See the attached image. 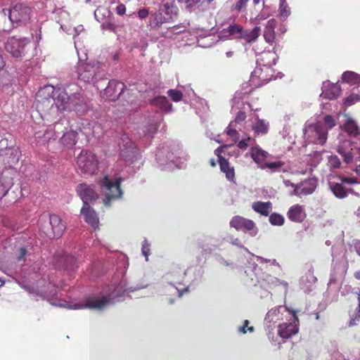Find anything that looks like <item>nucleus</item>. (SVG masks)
<instances>
[{
  "label": "nucleus",
  "mask_w": 360,
  "mask_h": 360,
  "mask_svg": "<svg viewBox=\"0 0 360 360\" xmlns=\"http://www.w3.org/2000/svg\"><path fill=\"white\" fill-rule=\"evenodd\" d=\"M354 247L356 252L360 256V240H356Z\"/></svg>",
  "instance_id": "nucleus-60"
},
{
  "label": "nucleus",
  "mask_w": 360,
  "mask_h": 360,
  "mask_svg": "<svg viewBox=\"0 0 360 360\" xmlns=\"http://www.w3.org/2000/svg\"><path fill=\"white\" fill-rule=\"evenodd\" d=\"M141 251L143 255L146 257V260H148V257L150 254V245L148 243L147 240H144L143 241Z\"/></svg>",
  "instance_id": "nucleus-50"
},
{
  "label": "nucleus",
  "mask_w": 360,
  "mask_h": 360,
  "mask_svg": "<svg viewBox=\"0 0 360 360\" xmlns=\"http://www.w3.org/2000/svg\"><path fill=\"white\" fill-rule=\"evenodd\" d=\"M116 13L119 15H123L126 12V6L123 4H119L116 8Z\"/></svg>",
  "instance_id": "nucleus-55"
},
{
  "label": "nucleus",
  "mask_w": 360,
  "mask_h": 360,
  "mask_svg": "<svg viewBox=\"0 0 360 360\" xmlns=\"http://www.w3.org/2000/svg\"><path fill=\"white\" fill-rule=\"evenodd\" d=\"M246 119L245 112L243 111H239L236 116L235 122H240Z\"/></svg>",
  "instance_id": "nucleus-56"
},
{
  "label": "nucleus",
  "mask_w": 360,
  "mask_h": 360,
  "mask_svg": "<svg viewBox=\"0 0 360 360\" xmlns=\"http://www.w3.org/2000/svg\"><path fill=\"white\" fill-rule=\"evenodd\" d=\"M92 82L94 84V86H96L98 90H99V91L103 90L104 91V89L108 85V82L107 81V79L101 78L99 79H97V78H96Z\"/></svg>",
  "instance_id": "nucleus-44"
},
{
  "label": "nucleus",
  "mask_w": 360,
  "mask_h": 360,
  "mask_svg": "<svg viewBox=\"0 0 360 360\" xmlns=\"http://www.w3.org/2000/svg\"><path fill=\"white\" fill-rule=\"evenodd\" d=\"M288 311L293 315L294 321L291 323H282L278 326V335L282 338L288 339L295 335L299 331L298 328V318L296 315V311L294 310L288 309Z\"/></svg>",
  "instance_id": "nucleus-10"
},
{
  "label": "nucleus",
  "mask_w": 360,
  "mask_h": 360,
  "mask_svg": "<svg viewBox=\"0 0 360 360\" xmlns=\"http://www.w3.org/2000/svg\"><path fill=\"white\" fill-rule=\"evenodd\" d=\"M250 0H239L236 2V4L233 6L232 7V10L234 11H237L238 12H240L242 11L243 10H244L246 6H247V4L248 3Z\"/></svg>",
  "instance_id": "nucleus-45"
},
{
  "label": "nucleus",
  "mask_w": 360,
  "mask_h": 360,
  "mask_svg": "<svg viewBox=\"0 0 360 360\" xmlns=\"http://www.w3.org/2000/svg\"><path fill=\"white\" fill-rule=\"evenodd\" d=\"M328 164L332 169H338L341 166V162L337 155H330L328 157Z\"/></svg>",
  "instance_id": "nucleus-42"
},
{
  "label": "nucleus",
  "mask_w": 360,
  "mask_h": 360,
  "mask_svg": "<svg viewBox=\"0 0 360 360\" xmlns=\"http://www.w3.org/2000/svg\"><path fill=\"white\" fill-rule=\"evenodd\" d=\"M232 124H233V122H231L229 124V127L226 129V132L227 135L233 137L235 141H236L239 138L238 137L239 134L236 129L231 127Z\"/></svg>",
  "instance_id": "nucleus-47"
},
{
  "label": "nucleus",
  "mask_w": 360,
  "mask_h": 360,
  "mask_svg": "<svg viewBox=\"0 0 360 360\" xmlns=\"http://www.w3.org/2000/svg\"><path fill=\"white\" fill-rule=\"evenodd\" d=\"M360 319V301L354 313L350 315L349 326H355Z\"/></svg>",
  "instance_id": "nucleus-39"
},
{
  "label": "nucleus",
  "mask_w": 360,
  "mask_h": 360,
  "mask_svg": "<svg viewBox=\"0 0 360 360\" xmlns=\"http://www.w3.org/2000/svg\"><path fill=\"white\" fill-rule=\"evenodd\" d=\"M358 79V75L353 72H345L342 75V80L346 82L355 83Z\"/></svg>",
  "instance_id": "nucleus-41"
},
{
  "label": "nucleus",
  "mask_w": 360,
  "mask_h": 360,
  "mask_svg": "<svg viewBox=\"0 0 360 360\" xmlns=\"http://www.w3.org/2000/svg\"><path fill=\"white\" fill-rule=\"evenodd\" d=\"M221 147H219L217 148L215 150H214V154L218 157L219 158V160H220V158H224L222 155H221Z\"/></svg>",
  "instance_id": "nucleus-61"
},
{
  "label": "nucleus",
  "mask_w": 360,
  "mask_h": 360,
  "mask_svg": "<svg viewBox=\"0 0 360 360\" xmlns=\"http://www.w3.org/2000/svg\"><path fill=\"white\" fill-rule=\"evenodd\" d=\"M124 84L116 80H110L104 89L102 97L106 100L114 101L117 100L123 92Z\"/></svg>",
  "instance_id": "nucleus-11"
},
{
  "label": "nucleus",
  "mask_w": 360,
  "mask_h": 360,
  "mask_svg": "<svg viewBox=\"0 0 360 360\" xmlns=\"http://www.w3.org/2000/svg\"><path fill=\"white\" fill-rule=\"evenodd\" d=\"M35 137L39 142L44 145H49L52 141H56L57 136L53 129H48L44 132L37 131L35 134Z\"/></svg>",
  "instance_id": "nucleus-27"
},
{
  "label": "nucleus",
  "mask_w": 360,
  "mask_h": 360,
  "mask_svg": "<svg viewBox=\"0 0 360 360\" xmlns=\"http://www.w3.org/2000/svg\"><path fill=\"white\" fill-rule=\"evenodd\" d=\"M70 111L74 110L77 114L83 115L88 110V105L84 97L79 94H74L70 96Z\"/></svg>",
  "instance_id": "nucleus-17"
},
{
  "label": "nucleus",
  "mask_w": 360,
  "mask_h": 360,
  "mask_svg": "<svg viewBox=\"0 0 360 360\" xmlns=\"http://www.w3.org/2000/svg\"><path fill=\"white\" fill-rule=\"evenodd\" d=\"M120 156L124 159H127L134 152V143L128 137L122 138V142L120 143Z\"/></svg>",
  "instance_id": "nucleus-28"
},
{
  "label": "nucleus",
  "mask_w": 360,
  "mask_h": 360,
  "mask_svg": "<svg viewBox=\"0 0 360 360\" xmlns=\"http://www.w3.org/2000/svg\"><path fill=\"white\" fill-rule=\"evenodd\" d=\"M354 276L356 279L360 280V270L355 271Z\"/></svg>",
  "instance_id": "nucleus-64"
},
{
  "label": "nucleus",
  "mask_w": 360,
  "mask_h": 360,
  "mask_svg": "<svg viewBox=\"0 0 360 360\" xmlns=\"http://www.w3.org/2000/svg\"><path fill=\"white\" fill-rule=\"evenodd\" d=\"M5 66V62L4 60L3 57L0 55V70L4 68Z\"/></svg>",
  "instance_id": "nucleus-63"
},
{
  "label": "nucleus",
  "mask_w": 360,
  "mask_h": 360,
  "mask_svg": "<svg viewBox=\"0 0 360 360\" xmlns=\"http://www.w3.org/2000/svg\"><path fill=\"white\" fill-rule=\"evenodd\" d=\"M121 178L116 179L115 181L105 176L101 181V188L105 192V198L103 203L106 206H110L112 200L122 198L123 192L121 189Z\"/></svg>",
  "instance_id": "nucleus-2"
},
{
  "label": "nucleus",
  "mask_w": 360,
  "mask_h": 360,
  "mask_svg": "<svg viewBox=\"0 0 360 360\" xmlns=\"http://www.w3.org/2000/svg\"><path fill=\"white\" fill-rule=\"evenodd\" d=\"M324 123L327 125V128L323 124L317 122L314 124H310L308 129L306 131H310L314 133L317 137L316 143L323 145L326 142L328 138V132L329 129H332L335 125V122L331 115H326L323 118Z\"/></svg>",
  "instance_id": "nucleus-4"
},
{
  "label": "nucleus",
  "mask_w": 360,
  "mask_h": 360,
  "mask_svg": "<svg viewBox=\"0 0 360 360\" xmlns=\"http://www.w3.org/2000/svg\"><path fill=\"white\" fill-rule=\"evenodd\" d=\"M42 229L49 238H60L65 231L66 225L58 215L50 214L49 224Z\"/></svg>",
  "instance_id": "nucleus-5"
},
{
  "label": "nucleus",
  "mask_w": 360,
  "mask_h": 360,
  "mask_svg": "<svg viewBox=\"0 0 360 360\" xmlns=\"http://www.w3.org/2000/svg\"><path fill=\"white\" fill-rule=\"evenodd\" d=\"M249 323V321L245 320L243 323V326L239 328V331L243 334L246 333L248 330L250 333L253 332L255 328L253 326H248Z\"/></svg>",
  "instance_id": "nucleus-49"
},
{
  "label": "nucleus",
  "mask_w": 360,
  "mask_h": 360,
  "mask_svg": "<svg viewBox=\"0 0 360 360\" xmlns=\"http://www.w3.org/2000/svg\"><path fill=\"white\" fill-rule=\"evenodd\" d=\"M101 29L103 30H108L114 33L117 31V25L111 21H106L101 24Z\"/></svg>",
  "instance_id": "nucleus-43"
},
{
  "label": "nucleus",
  "mask_w": 360,
  "mask_h": 360,
  "mask_svg": "<svg viewBox=\"0 0 360 360\" xmlns=\"http://www.w3.org/2000/svg\"><path fill=\"white\" fill-rule=\"evenodd\" d=\"M65 259L68 267L72 268L76 263V259L73 256H68Z\"/></svg>",
  "instance_id": "nucleus-57"
},
{
  "label": "nucleus",
  "mask_w": 360,
  "mask_h": 360,
  "mask_svg": "<svg viewBox=\"0 0 360 360\" xmlns=\"http://www.w3.org/2000/svg\"><path fill=\"white\" fill-rule=\"evenodd\" d=\"M250 155L253 161L261 168L266 162L269 154L257 145L250 148Z\"/></svg>",
  "instance_id": "nucleus-19"
},
{
  "label": "nucleus",
  "mask_w": 360,
  "mask_h": 360,
  "mask_svg": "<svg viewBox=\"0 0 360 360\" xmlns=\"http://www.w3.org/2000/svg\"><path fill=\"white\" fill-rule=\"evenodd\" d=\"M337 151L338 153L341 155L342 156L343 155L344 153H346V151L345 150V149L343 148V147H338V149H337Z\"/></svg>",
  "instance_id": "nucleus-62"
},
{
  "label": "nucleus",
  "mask_w": 360,
  "mask_h": 360,
  "mask_svg": "<svg viewBox=\"0 0 360 360\" xmlns=\"http://www.w3.org/2000/svg\"><path fill=\"white\" fill-rule=\"evenodd\" d=\"M181 27V25H174L173 27H169L167 28L166 32L164 34L163 36H165V37L172 38L174 34L182 33L185 30V29L180 30Z\"/></svg>",
  "instance_id": "nucleus-38"
},
{
  "label": "nucleus",
  "mask_w": 360,
  "mask_h": 360,
  "mask_svg": "<svg viewBox=\"0 0 360 360\" xmlns=\"http://www.w3.org/2000/svg\"><path fill=\"white\" fill-rule=\"evenodd\" d=\"M287 217L291 221L302 223L307 217L304 207L299 204L291 206L287 212Z\"/></svg>",
  "instance_id": "nucleus-18"
},
{
  "label": "nucleus",
  "mask_w": 360,
  "mask_h": 360,
  "mask_svg": "<svg viewBox=\"0 0 360 360\" xmlns=\"http://www.w3.org/2000/svg\"><path fill=\"white\" fill-rule=\"evenodd\" d=\"M29 43L30 40L27 38L17 39L12 37L7 39L5 49L13 57L20 58L27 52Z\"/></svg>",
  "instance_id": "nucleus-6"
},
{
  "label": "nucleus",
  "mask_w": 360,
  "mask_h": 360,
  "mask_svg": "<svg viewBox=\"0 0 360 360\" xmlns=\"http://www.w3.org/2000/svg\"><path fill=\"white\" fill-rule=\"evenodd\" d=\"M31 8L22 4H18L8 12V18L12 23H24L30 19Z\"/></svg>",
  "instance_id": "nucleus-7"
},
{
  "label": "nucleus",
  "mask_w": 360,
  "mask_h": 360,
  "mask_svg": "<svg viewBox=\"0 0 360 360\" xmlns=\"http://www.w3.org/2000/svg\"><path fill=\"white\" fill-rule=\"evenodd\" d=\"M220 170L225 174L226 178L230 181H235V169L231 165L228 160L225 158H220L218 160Z\"/></svg>",
  "instance_id": "nucleus-24"
},
{
  "label": "nucleus",
  "mask_w": 360,
  "mask_h": 360,
  "mask_svg": "<svg viewBox=\"0 0 360 360\" xmlns=\"http://www.w3.org/2000/svg\"><path fill=\"white\" fill-rule=\"evenodd\" d=\"M8 151L9 152L11 155H12L13 157L11 158V161H9V160L7 161V163L11 165V164H13V163L18 162V158L16 155L17 150L15 149H14V148H9L8 149Z\"/></svg>",
  "instance_id": "nucleus-53"
},
{
  "label": "nucleus",
  "mask_w": 360,
  "mask_h": 360,
  "mask_svg": "<svg viewBox=\"0 0 360 360\" xmlns=\"http://www.w3.org/2000/svg\"><path fill=\"white\" fill-rule=\"evenodd\" d=\"M77 165L83 174L92 175L98 168L96 155L88 150H82L77 157Z\"/></svg>",
  "instance_id": "nucleus-3"
},
{
  "label": "nucleus",
  "mask_w": 360,
  "mask_h": 360,
  "mask_svg": "<svg viewBox=\"0 0 360 360\" xmlns=\"http://www.w3.org/2000/svg\"><path fill=\"white\" fill-rule=\"evenodd\" d=\"M167 94L174 102H179L183 98V94L179 90L169 89L167 91Z\"/></svg>",
  "instance_id": "nucleus-40"
},
{
  "label": "nucleus",
  "mask_w": 360,
  "mask_h": 360,
  "mask_svg": "<svg viewBox=\"0 0 360 360\" xmlns=\"http://www.w3.org/2000/svg\"><path fill=\"white\" fill-rule=\"evenodd\" d=\"M152 103L161 110L169 112L172 108V105L169 102L168 99L165 96H158L155 97Z\"/></svg>",
  "instance_id": "nucleus-32"
},
{
  "label": "nucleus",
  "mask_w": 360,
  "mask_h": 360,
  "mask_svg": "<svg viewBox=\"0 0 360 360\" xmlns=\"http://www.w3.org/2000/svg\"><path fill=\"white\" fill-rule=\"evenodd\" d=\"M330 186L335 197L342 199L347 196V191L342 184L330 183Z\"/></svg>",
  "instance_id": "nucleus-33"
},
{
  "label": "nucleus",
  "mask_w": 360,
  "mask_h": 360,
  "mask_svg": "<svg viewBox=\"0 0 360 360\" xmlns=\"http://www.w3.org/2000/svg\"><path fill=\"white\" fill-rule=\"evenodd\" d=\"M276 56L270 51L262 52L257 58V63L266 69L276 64Z\"/></svg>",
  "instance_id": "nucleus-23"
},
{
  "label": "nucleus",
  "mask_w": 360,
  "mask_h": 360,
  "mask_svg": "<svg viewBox=\"0 0 360 360\" xmlns=\"http://www.w3.org/2000/svg\"><path fill=\"white\" fill-rule=\"evenodd\" d=\"M96 68L90 64H83L79 67L78 79L86 83L94 82L96 79Z\"/></svg>",
  "instance_id": "nucleus-15"
},
{
  "label": "nucleus",
  "mask_w": 360,
  "mask_h": 360,
  "mask_svg": "<svg viewBox=\"0 0 360 360\" xmlns=\"http://www.w3.org/2000/svg\"><path fill=\"white\" fill-rule=\"evenodd\" d=\"M81 214L84 215L85 221L94 230L98 228L99 219L96 212L90 206L82 207Z\"/></svg>",
  "instance_id": "nucleus-20"
},
{
  "label": "nucleus",
  "mask_w": 360,
  "mask_h": 360,
  "mask_svg": "<svg viewBox=\"0 0 360 360\" xmlns=\"http://www.w3.org/2000/svg\"><path fill=\"white\" fill-rule=\"evenodd\" d=\"M49 89L58 115L64 111H70V96H68L63 89H55L52 86L49 87Z\"/></svg>",
  "instance_id": "nucleus-9"
},
{
  "label": "nucleus",
  "mask_w": 360,
  "mask_h": 360,
  "mask_svg": "<svg viewBox=\"0 0 360 360\" xmlns=\"http://www.w3.org/2000/svg\"><path fill=\"white\" fill-rule=\"evenodd\" d=\"M77 192L83 202L82 207L90 206L98 198V194L94 189L85 184H80L77 188Z\"/></svg>",
  "instance_id": "nucleus-12"
},
{
  "label": "nucleus",
  "mask_w": 360,
  "mask_h": 360,
  "mask_svg": "<svg viewBox=\"0 0 360 360\" xmlns=\"http://www.w3.org/2000/svg\"><path fill=\"white\" fill-rule=\"evenodd\" d=\"M172 19L171 16L166 17L163 15L162 9L150 13L149 17L148 27L150 30H158L162 24L169 22Z\"/></svg>",
  "instance_id": "nucleus-16"
},
{
  "label": "nucleus",
  "mask_w": 360,
  "mask_h": 360,
  "mask_svg": "<svg viewBox=\"0 0 360 360\" xmlns=\"http://www.w3.org/2000/svg\"><path fill=\"white\" fill-rule=\"evenodd\" d=\"M284 165V162L282 161H275L271 162H266L261 169H264L268 168L272 172H278L280 169Z\"/></svg>",
  "instance_id": "nucleus-37"
},
{
  "label": "nucleus",
  "mask_w": 360,
  "mask_h": 360,
  "mask_svg": "<svg viewBox=\"0 0 360 360\" xmlns=\"http://www.w3.org/2000/svg\"><path fill=\"white\" fill-rule=\"evenodd\" d=\"M230 226L237 231H241L245 233L250 232L252 236H256L258 232L256 224L252 220L246 219L240 215L232 217L230 221Z\"/></svg>",
  "instance_id": "nucleus-8"
},
{
  "label": "nucleus",
  "mask_w": 360,
  "mask_h": 360,
  "mask_svg": "<svg viewBox=\"0 0 360 360\" xmlns=\"http://www.w3.org/2000/svg\"><path fill=\"white\" fill-rule=\"evenodd\" d=\"M338 178L342 183L348 184H355L358 183V181L355 177H346L344 176H339Z\"/></svg>",
  "instance_id": "nucleus-51"
},
{
  "label": "nucleus",
  "mask_w": 360,
  "mask_h": 360,
  "mask_svg": "<svg viewBox=\"0 0 360 360\" xmlns=\"http://www.w3.org/2000/svg\"><path fill=\"white\" fill-rule=\"evenodd\" d=\"M342 129L350 137H357L360 135V129L356 122L351 117H348L342 127Z\"/></svg>",
  "instance_id": "nucleus-29"
},
{
  "label": "nucleus",
  "mask_w": 360,
  "mask_h": 360,
  "mask_svg": "<svg viewBox=\"0 0 360 360\" xmlns=\"http://www.w3.org/2000/svg\"><path fill=\"white\" fill-rule=\"evenodd\" d=\"M259 27H255L252 30H243L241 35L237 36L238 39H243L248 44L255 42L260 35Z\"/></svg>",
  "instance_id": "nucleus-25"
},
{
  "label": "nucleus",
  "mask_w": 360,
  "mask_h": 360,
  "mask_svg": "<svg viewBox=\"0 0 360 360\" xmlns=\"http://www.w3.org/2000/svg\"><path fill=\"white\" fill-rule=\"evenodd\" d=\"M28 252L25 248H20L18 250V253L16 255V260L18 262H25V257L27 255Z\"/></svg>",
  "instance_id": "nucleus-46"
},
{
  "label": "nucleus",
  "mask_w": 360,
  "mask_h": 360,
  "mask_svg": "<svg viewBox=\"0 0 360 360\" xmlns=\"http://www.w3.org/2000/svg\"><path fill=\"white\" fill-rule=\"evenodd\" d=\"M276 26V20L275 19H270L267 21L264 31V40L272 44L276 38L275 28Z\"/></svg>",
  "instance_id": "nucleus-26"
},
{
  "label": "nucleus",
  "mask_w": 360,
  "mask_h": 360,
  "mask_svg": "<svg viewBox=\"0 0 360 360\" xmlns=\"http://www.w3.org/2000/svg\"><path fill=\"white\" fill-rule=\"evenodd\" d=\"M342 158L345 162L349 163L352 161L354 156L351 152H346L343 154Z\"/></svg>",
  "instance_id": "nucleus-58"
},
{
  "label": "nucleus",
  "mask_w": 360,
  "mask_h": 360,
  "mask_svg": "<svg viewBox=\"0 0 360 360\" xmlns=\"http://www.w3.org/2000/svg\"><path fill=\"white\" fill-rule=\"evenodd\" d=\"M243 30V28L240 25L233 23L227 27L226 32H228L229 35L234 36L237 38V36L241 35Z\"/></svg>",
  "instance_id": "nucleus-35"
},
{
  "label": "nucleus",
  "mask_w": 360,
  "mask_h": 360,
  "mask_svg": "<svg viewBox=\"0 0 360 360\" xmlns=\"http://www.w3.org/2000/svg\"><path fill=\"white\" fill-rule=\"evenodd\" d=\"M252 208L257 213H259L262 216L267 217L271 212L272 203L270 201H257L252 204Z\"/></svg>",
  "instance_id": "nucleus-30"
},
{
  "label": "nucleus",
  "mask_w": 360,
  "mask_h": 360,
  "mask_svg": "<svg viewBox=\"0 0 360 360\" xmlns=\"http://www.w3.org/2000/svg\"><path fill=\"white\" fill-rule=\"evenodd\" d=\"M201 0H185L188 6H193L200 2Z\"/></svg>",
  "instance_id": "nucleus-59"
},
{
  "label": "nucleus",
  "mask_w": 360,
  "mask_h": 360,
  "mask_svg": "<svg viewBox=\"0 0 360 360\" xmlns=\"http://www.w3.org/2000/svg\"><path fill=\"white\" fill-rule=\"evenodd\" d=\"M252 129L256 134H266L269 131V123L264 120L257 118L252 124Z\"/></svg>",
  "instance_id": "nucleus-31"
},
{
  "label": "nucleus",
  "mask_w": 360,
  "mask_h": 360,
  "mask_svg": "<svg viewBox=\"0 0 360 360\" xmlns=\"http://www.w3.org/2000/svg\"><path fill=\"white\" fill-rule=\"evenodd\" d=\"M251 140L252 139L250 136H248L246 139H242L238 142V147L241 150H245L248 148Z\"/></svg>",
  "instance_id": "nucleus-52"
},
{
  "label": "nucleus",
  "mask_w": 360,
  "mask_h": 360,
  "mask_svg": "<svg viewBox=\"0 0 360 360\" xmlns=\"http://www.w3.org/2000/svg\"><path fill=\"white\" fill-rule=\"evenodd\" d=\"M257 77L262 84L267 83L270 79L264 75L262 69L257 68L251 74V80L255 82V78Z\"/></svg>",
  "instance_id": "nucleus-34"
},
{
  "label": "nucleus",
  "mask_w": 360,
  "mask_h": 360,
  "mask_svg": "<svg viewBox=\"0 0 360 360\" xmlns=\"http://www.w3.org/2000/svg\"><path fill=\"white\" fill-rule=\"evenodd\" d=\"M108 300L105 297H102L101 298H95L93 297H86L84 303H78L74 305V307H70L71 309H102L105 305L108 304Z\"/></svg>",
  "instance_id": "nucleus-14"
},
{
  "label": "nucleus",
  "mask_w": 360,
  "mask_h": 360,
  "mask_svg": "<svg viewBox=\"0 0 360 360\" xmlns=\"http://www.w3.org/2000/svg\"><path fill=\"white\" fill-rule=\"evenodd\" d=\"M149 15V11L147 8H143L138 12V16L140 19L143 20L146 18Z\"/></svg>",
  "instance_id": "nucleus-54"
},
{
  "label": "nucleus",
  "mask_w": 360,
  "mask_h": 360,
  "mask_svg": "<svg viewBox=\"0 0 360 360\" xmlns=\"http://www.w3.org/2000/svg\"><path fill=\"white\" fill-rule=\"evenodd\" d=\"M341 93L340 85L338 83L335 84H327L324 86L321 96L323 98L333 100L338 98Z\"/></svg>",
  "instance_id": "nucleus-21"
},
{
  "label": "nucleus",
  "mask_w": 360,
  "mask_h": 360,
  "mask_svg": "<svg viewBox=\"0 0 360 360\" xmlns=\"http://www.w3.org/2000/svg\"><path fill=\"white\" fill-rule=\"evenodd\" d=\"M292 186L294 187L293 194L301 198L314 192L317 186V181L315 179H309L297 185L292 184Z\"/></svg>",
  "instance_id": "nucleus-13"
},
{
  "label": "nucleus",
  "mask_w": 360,
  "mask_h": 360,
  "mask_svg": "<svg viewBox=\"0 0 360 360\" xmlns=\"http://www.w3.org/2000/svg\"><path fill=\"white\" fill-rule=\"evenodd\" d=\"M78 140V133L73 130H69L65 132L60 139V143L63 148H72L77 143Z\"/></svg>",
  "instance_id": "nucleus-22"
},
{
  "label": "nucleus",
  "mask_w": 360,
  "mask_h": 360,
  "mask_svg": "<svg viewBox=\"0 0 360 360\" xmlns=\"http://www.w3.org/2000/svg\"><path fill=\"white\" fill-rule=\"evenodd\" d=\"M35 107L43 120L51 121L59 116L49 87H44L37 92Z\"/></svg>",
  "instance_id": "nucleus-1"
},
{
  "label": "nucleus",
  "mask_w": 360,
  "mask_h": 360,
  "mask_svg": "<svg viewBox=\"0 0 360 360\" xmlns=\"http://www.w3.org/2000/svg\"><path fill=\"white\" fill-rule=\"evenodd\" d=\"M360 101V95L359 94H352L347 97L345 100V104L346 105H352L354 104L356 102Z\"/></svg>",
  "instance_id": "nucleus-48"
},
{
  "label": "nucleus",
  "mask_w": 360,
  "mask_h": 360,
  "mask_svg": "<svg viewBox=\"0 0 360 360\" xmlns=\"http://www.w3.org/2000/svg\"><path fill=\"white\" fill-rule=\"evenodd\" d=\"M269 222L274 226H282L285 222V219L281 214L274 212L269 215Z\"/></svg>",
  "instance_id": "nucleus-36"
}]
</instances>
